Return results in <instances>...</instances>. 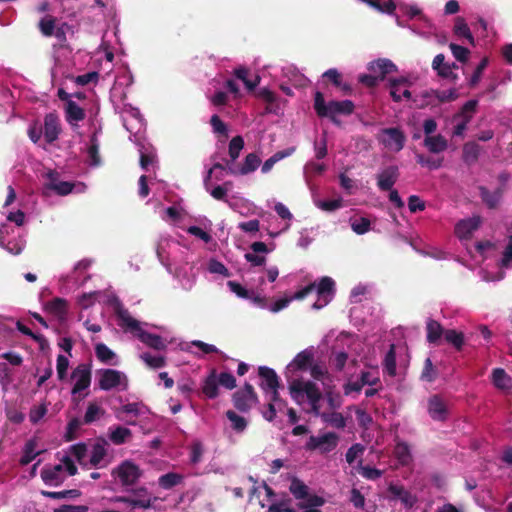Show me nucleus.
Masks as SVG:
<instances>
[{
  "label": "nucleus",
  "instance_id": "1",
  "mask_svg": "<svg viewBox=\"0 0 512 512\" xmlns=\"http://www.w3.org/2000/svg\"><path fill=\"white\" fill-rule=\"evenodd\" d=\"M313 291H316L317 300L313 303L312 308L319 310L328 305L334 298L336 292L335 281L331 277L324 276L319 280L317 284L315 282L308 284L304 288L295 292L292 297H285L277 300L272 305L270 310L274 313H277L286 308L291 301L302 300Z\"/></svg>",
  "mask_w": 512,
  "mask_h": 512
},
{
  "label": "nucleus",
  "instance_id": "2",
  "mask_svg": "<svg viewBox=\"0 0 512 512\" xmlns=\"http://www.w3.org/2000/svg\"><path fill=\"white\" fill-rule=\"evenodd\" d=\"M110 303L113 305L114 312L118 319L120 320L119 325L121 327L128 328L131 331H138V339L150 348H153L155 350L166 349V341L160 335L142 330L140 328L139 321H137L130 315L129 311L126 308H124V306L122 305L121 301L118 298L112 299Z\"/></svg>",
  "mask_w": 512,
  "mask_h": 512
},
{
  "label": "nucleus",
  "instance_id": "3",
  "mask_svg": "<svg viewBox=\"0 0 512 512\" xmlns=\"http://www.w3.org/2000/svg\"><path fill=\"white\" fill-rule=\"evenodd\" d=\"M313 107L318 117L329 118L337 126L341 125V121L337 117L338 115L349 116L355 109V105L351 100H332L326 103L324 95L320 91H317L314 95Z\"/></svg>",
  "mask_w": 512,
  "mask_h": 512
},
{
  "label": "nucleus",
  "instance_id": "4",
  "mask_svg": "<svg viewBox=\"0 0 512 512\" xmlns=\"http://www.w3.org/2000/svg\"><path fill=\"white\" fill-rule=\"evenodd\" d=\"M288 389L291 398L296 403L301 404L306 396L312 411L316 415L319 414V402L322 399V393L316 383L310 380L294 379L289 383Z\"/></svg>",
  "mask_w": 512,
  "mask_h": 512
},
{
  "label": "nucleus",
  "instance_id": "5",
  "mask_svg": "<svg viewBox=\"0 0 512 512\" xmlns=\"http://www.w3.org/2000/svg\"><path fill=\"white\" fill-rule=\"evenodd\" d=\"M112 476L118 478L123 486L134 485L142 476L139 466L130 460H125L112 470Z\"/></svg>",
  "mask_w": 512,
  "mask_h": 512
},
{
  "label": "nucleus",
  "instance_id": "6",
  "mask_svg": "<svg viewBox=\"0 0 512 512\" xmlns=\"http://www.w3.org/2000/svg\"><path fill=\"white\" fill-rule=\"evenodd\" d=\"M232 402L238 411L247 413L250 411L253 404L258 402V396L254 387L250 383H245L242 389L233 393Z\"/></svg>",
  "mask_w": 512,
  "mask_h": 512
},
{
  "label": "nucleus",
  "instance_id": "7",
  "mask_svg": "<svg viewBox=\"0 0 512 512\" xmlns=\"http://www.w3.org/2000/svg\"><path fill=\"white\" fill-rule=\"evenodd\" d=\"M339 437L334 432H327L320 436H310L305 444L308 451L318 450L321 453H328L334 450L338 445Z\"/></svg>",
  "mask_w": 512,
  "mask_h": 512
},
{
  "label": "nucleus",
  "instance_id": "8",
  "mask_svg": "<svg viewBox=\"0 0 512 512\" xmlns=\"http://www.w3.org/2000/svg\"><path fill=\"white\" fill-rule=\"evenodd\" d=\"M378 141L386 148L399 152L406 141L405 134L400 128H383L377 136Z\"/></svg>",
  "mask_w": 512,
  "mask_h": 512
},
{
  "label": "nucleus",
  "instance_id": "9",
  "mask_svg": "<svg viewBox=\"0 0 512 512\" xmlns=\"http://www.w3.org/2000/svg\"><path fill=\"white\" fill-rule=\"evenodd\" d=\"M427 411L434 421L444 422L449 417L447 402L438 394L432 395L428 399Z\"/></svg>",
  "mask_w": 512,
  "mask_h": 512
},
{
  "label": "nucleus",
  "instance_id": "10",
  "mask_svg": "<svg viewBox=\"0 0 512 512\" xmlns=\"http://www.w3.org/2000/svg\"><path fill=\"white\" fill-rule=\"evenodd\" d=\"M99 380L98 385L101 390L109 391L116 388L124 380L127 383L126 376L118 370L114 369H101L98 371Z\"/></svg>",
  "mask_w": 512,
  "mask_h": 512
},
{
  "label": "nucleus",
  "instance_id": "11",
  "mask_svg": "<svg viewBox=\"0 0 512 512\" xmlns=\"http://www.w3.org/2000/svg\"><path fill=\"white\" fill-rule=\"evenodd\" d=\"M410 81L405 77L389 79L390 96L393 101L400 102L402 98L411 99L412 94L408 89Z\"/></svg>",
  "mask_w": 512,
  "mask_h": 512
},
{
  "label": "nucleus",
  "instance_id": "12",
  "mask_svg": "<svg viewBox=\"0 0 512 512\" xmlns=\"http://www.w3.org/2000/svg\"><path fill=\"white\" fill-rule=\"evenodd\" d=\"M72 378L76 379L72 388V394L75 395L90 386L91 370L85 364L78 365L72 372Z\"/></svg>",
  "mask_w": 512,
  "mask_h": 512
},
{
  "label": "nucleus",
  "instance_id": "13",
  "mask_svg": "<svg viewBox=\"0 0 512 512\" xmlns=\"http://www.w3.org/2000/svg\"><path fill=\"white\" fill-rule=\"evenodd\" d=\"M315 350L313 347L306 348L299 352L291 363L288 369L292 371H306L314 363Z\"/></svg>",
  "mask_w": 512,
  "mask_h": 512
},
{
  "label": "nucleus",
  "instance_id": "14",
  "mask_svg": "<svg viewBox=\"0 0 512 512\" xmlns=\"http://www.w3.org/2000/svg\"><path fill=\"white\" fill-rule=\"evenodd\" d=\"M260 163L261 159L257 154L249 153L240 167L230 165L229 162H227L228 173L231 175H246L254 172L259 167Z\"/></svg>",
  "mask_w": 512,
  "mask_h": 512
},
{
  "label": "nucleus",
  "instance_id": "15",
  "mask_svg": "<svg viewBox=\"0 0 512 512\" xmlns=\"http://www.w3.org/2000/svg\"><path fill=\"white\" fill-rule=\"evenodd\" d=\"M399 169L396 165H391L383 169L377 175V186L381 191H389L399 178Z\"/></svg>",
  "mask_w": 512,
  "mask_h": 512
},
{
  "label": "nucleus",
  "instance_id": "16",
  "mask_svg": "<svg viewBox=\"0 0 512 512\" xmlns=\"http://www.w3.org/2000/svg\"><path fill=\"white\" fill-rule=\"evenodd\" d=\"M389 500H400L406 508H411L416 502V498L402 485L390 483L387 489Z\"/></svg>",
  "mask_w": 512,
  "mask_h": 512
},
{
  "label": "nucleus",
  "instance_id": "17",
  "mask_svg": "<svg viewBox=\"0 0 512 512\" xmlns=\"http://www.w3.org/2000/svg\"><path fill=\"white\" fill-rule=\"evenodd\" d=\"M61 132L59 117L55 113H48L44 118V137L47 143L52 144L58 139Z\"/></svg>",
  "mask_w": 512,
  "mask_h": 512
},
{
  "label": "nucleus",
  "instance_id": "18",
  "mask_svg": "<svg viewBox=\"0 0 512 512\" xmlns=\"http://www.w3.org/2000/svg\"><path fill=\"white\" fill-rule=\"evenodd\" d=\"M157 500V497H152L145 487H140L132 490L131 495V507L133 509H149L153 503Z\"/></svg>",
  "mask_w": 512,
  "mask_h": 512
},
{
  "label": "nucleus",
  "instance_id": "19",
  "mask_svg": "<svg viewBox=\"0 0 512 512\" xmlns=\"http://www.w3.org/2000/svg\"><path fill=\"white\" fill-rule=\"evenodd\" d=\"M479 195L482 200V202L489 208V209H496L503 198L504 195V188L498 187L494 191H490L485 186H479Z\"/></svg>",
  "mask_w": 512,
  "mask_h": 512
},
{
  "label": "nucleus",
  "instance_id": "20",
  "mask_svg": "<svg viewBox=\"0 0 512 512\" xmlns=\"http://www.w3.org/2000/svg\"><path fill=\"white\" fill-rule=\"evenodd\" d=\"M258 375L262 379L260 387L263 391L268 392V390L280 387V378L274 369L260 366L258 368Z\"/></svg>",
  "mask_w": 512,
  "mask_h": 512
},
{
  "label": "nucleus",
  "instance_id": "21",
  "mask_svg": "<svg viewBox=\"0 0 512 512\" xmlns=\"http://www.w3.org/2000/svg\"><path fill=\"white\" fill-rule=\"evenodd\" d=\"M481 222L482 219L480 216H473L471 218L461 220L455 226V233L459 238L467 239L480 227Z\"/></svg>",
  "mask_w": 512,
  "mask_h": 512
},
{
  "label": "nucleus",
  "instance_id": "22",
  "mask_svg": "<svg viewBox=\"0 0 512 512\" xmlns=\"http://www.w3.org/2000/svg\"><path fill=\"white\" fill-rule=\"evenodd\" d=\"M368 70L374 75H377L379 81H382L387 74L396 72L397 66L391 60L382 58L369 63Z\"/></svg>",
  "mask_w": 512,
  "mask_h": 512
},
{
  "label": "nucleus",
  "instance_id": "23",
  "mask_svg": "<svg viewBox=\"0 0 512 512\" xmlns=\"http://www.w3.org/2000/svg\"><path fill=\"white\" fill-rule=\"evenodd\" d=\"M65 120L72 126H76L78 122L83 121L86 112L75 101H68L64 106Z\"/></svg>",
  "mask_w": 512,
  "mask_h": 512
},
{
  "label": "nucleus",
  "instance_id": "24",
  "mask_svg": "<svg viewBox=\"0 0 512 512\" xmlns=\"http://www.w3.org/2000/svg\"><path fill=\"white\" fill-rule=\"evenodd\" d=\"M202 393L208 399H215L219 396V384L217 381V370L215 368H213L203 380Z\"/></svg>",
  "mask_w": 512,
  "mask_h": 512
},
{
  "label": "nucleus",
  "instance_id": "25",
  "mask_svg": "<svg viewBox=\"0 0 512 512\" xmlns=\"http://www.w3.org/2000/svg\"><path fill=\"white\" fill-rule=\"evenodd\" d=\"M322 77L340 89L344 94L351 93V85L343 81L342 74L336 68L328 69L323 73Z\"/></svg>",
  "mask_w": 512,
  "mask_h": 512
},
{
  "label": "nucleus",
  "instance_id": "26",
  "mask_svg": "<svg viewBox=\"0 0 512 512\" xmlns=\"http://www.w3.org/2000/svg\"><path fill=\"white\" fill-rule=\"evenodd\" d=\"M46 310L59 319H65L68 313V302L63 298L56 297L45 305Z\"/></svg>",
  "mask_w": 512,
  "mask_h": 512
},
{
  "label": "nucleus",
  "instance_id": "27",
  "mask_svg": "<svg viewBox=\"0 0 512 512\" xmlns=\"http://www.w3.org/2000/svg\"><path fill=\"white\" fill-rule=\"evenodd\" d=\"M413 101L416 104V107L418 109H425L427 107H437V101L436 100V90L429 89L422 91L420 94L416 95Z\"/></svg>",
  "mask_w": 512,
  "mask_h": 512
},
{
  "label": "nucleus",
  "instance_id": "28",
  "mask_svg": "<svg viewBox=\"0 0 512 512\" xmlns=\"http://www.w3.org/2000/svg\"><path fill=\"white\" fill-rule=\"evenodd\" d=\"M426 339L430 344H438L441 340V337L444 336L445 330L442 325L434 320L428 319L426 323Z\"/></svg>",
  "mask_w": 512,
  "mask_h": 512
},
{
  "label": "nucleus",
  "instance_id": "29",
  "mask_svg": "<svg viewBox=\"0 0 512 512\" xmlns=\"http://www.w3.org/2000/svg\"><path fill=\"white\" fill-rule=\"evenodd\" d=\"M492 383L501 390H508L512 387V379L503 368H495L492 371Z\"/></svg>",
  "mask_w": 512,
  "mask_h": 512
},
{
  "label": "nucleus",
  "instance_id": "30",
  "mask_svg": "<svg viewBox=\"0 0 512 512\" xmlns=\"http://www.w3.org/2000/svg\"><path fill=\"white\" fill-rule=\"evenodd\" d=\"M481 152V146L476 142H467L463 146L462 159L471 166L478 161Z\"/></svg>",
  "mask_w": 512,
  "mask_h": 512
},
{
  "label": "nucleus",
  "instance_id": "31",
  "mask_svg": "<svg viewBox=\"0 0 512 512\" xmlns=\"http://www.w3.org/2000/svg\"><path fill=\"white\" fill-rule=\"evenodd\" d=\"M424 145L431 153H440L447 149L448 143L441 134L435 136H426Z\"/></svg>",
  "mask_w": 512,
  "mask_h": 512
},
{
  "label": "nucleus",
  "instance_id": "32",
  "mask_svg": "<svg viewBox=\"0 0 512 512\" xmlns=\"http://www.w3.org/2000/svg\"><path fill=\"white\" fill-rule=\"evenodd\" d=\"M453 33L458 38H465L471 45H475L474 37L463 17H456Z\"/></svg>",
  "mask_w": 512,
  "mask_h": 512
},
{
  "label": "nucleus",
  "instance_id": "33",
  "mask_svg": "<svg viewBox=\"0 0 512 512\" xmlns=\"http://www.w3.org/2000/svg\"><path fill=\"white\" fill-rule=\"evenodd\" d=\"M394 455L402 466H407L412 462L410 447L406 442H398L394 448Z\"/></svg>",
  "mask_w": 512,
  "mask_h": 512
},
{
  "label": "nucleus",
  "instance_id": "34",
  "mask_svg": "<svg viewBox=\"0 0 512 512\" xmlns=\"http://www.w3.org/2000/svg\"><path fill=\"white\" fill-rule=\"evenodd\" d=\"M50 182L46 185V187L50 190L55 191L58 195H68L72 192L74 188V184L67 181H59L56 182V179L52 173H49Z\"/></svg>",
  "mask_w": 512,
  "mask_h": 512
},
{
  "label": "nucleus",
  "instance_id": "35",
  "mask_svg": "<svg viewBox=\"0 0 512 512\" xmlns=\"http://www.w3.org/2000/svg\"><path fill=\"white\" fill-rule=\"evenodd\" d=\"M132 437V431L123 426H116L109 434L110 441L115 445H122Z\"/></svg>",
  "mask_w": 512,
  "mask_h": 512
},
{
  "label": "nucleus",
  "instance_id": "36",
  "mask_svg": "<svg viewBox=\"0 0 512 512\" xmlns=\"http://www.w3.org/2000/svg\"><path fill=\"white\" fill-rule=\"evenodd\" d=\"M183 479V475L175 472H169L159 477L158 484L161 488L169 490L181 484L183 482Z\"/></svg>",
  "mask_w": 512,
  "mask_h": 512
},
{
  "label": "nucleus",
  "instance_id": "37",
  "mask_svg": "<svg viewBox=\"0 0 512 512\" xmlns=\"http://www.w3.org/2000/svg\"><path fill=\"white\" fill-rule=\"evenodd\" d=\"M244 148V140L242 136L237 135L233 137L229 142L228 153L230 156V160L228 161L230 165H235L234 162L239 157L240 152Z\"/></svg>",
  "mask_w": 512,
  "mask_h": 512
},
{
  "label": "nucleus",
  "instance_id": "38",
  "mask_svg": "<svg viewBox=\"0 0 512 512\" xmlns=\"http://www.w3.org/2000/svg\"><path fill=\"white\" fill-rule=\"evenodd\" d=\"M295 151V148H288L286 150L278 151L270 158H268L262 165L261 171L262 173H268L273 166L280 161L281 159L290 156Z\"/></svg>",
  "mask_w": 512,
  "mask_h": 512
},
{
  "label": "nucleus",
  "instance_id": "39",
  "mask_svg": "<svg viewBox=\"0 0 512 512\" xmlns=\"http://www.w3.org/2000/svg\"><path fill=\"white\" fill-rule=\"evenodd\" d=\"M383 367L389 376L394 377L396 375V349L394 344L390 345L385 355Z\"/></svg>",
  "mask_w": 512,
  "mask_h": 512
},
{
  "label": "nucleus",
  "instance_id": "40",
  "mask_svg": "<svg viewBox=\"0 0 512 512\" xmlns=\"http://www.w3.org/2000/svg\"><path fill=\"white\" fill-rule=\"evenodd\" d=\"M36 442L35 440L31 439V440H28L24 446V450H23V455L21 456L20 458V465L22 466H26L28 465L29 463H31L37 455L40 454V452H36L35 449H36Z\"/></svg>",
  "mask_w": 512,
  "mask_h": 512
},
{
  "label": "nucleus",
  "instance_id": "41",
  "mask_svg": "<svg viewBox=\"0 0 512 512\" xmlns=\"http://www.w3.org/2000/svg\"><path fill=\"white\" fill-rule=\"evenodd\" d=\"M234 75L237 79L241 80L249 91H252L260 82L258 76L254 80L248 78L249 70L245 67H239L234 70Z\"/></svg>",
  "mask_w": 512,
  "mask_h": 512
},
{
  "label": "nucleus",
  "instance_id": "42",
  "mask_svg": "<svg viewBox=\"0 0 512 512\" xmlns=\"http://www.w3.org/2000/svg\"><path fill=\"white\" fill-rule=\"evenodd\" d=\"M445 340L451 344L456 350L461 351L464 345V334L454 329L445 330Z\"/></svg>",
  "mask_w": 512,
  "mask_h": 512
},
{
  "label": "nucleus",
  "instance_id": "43",
  "mask_svg": "<svg viewBox=\"0 0 512 512\" xmlns=\"http://www.w3.org/2000/svg\"><path fill=\"white\" fill-rule=\"evenodd\" d=\"M105 445L106 442H97L93 445L89 461L93 467H98L107 455Z\"/></svg>",
  "mask_w": 512,
  "mask_h": 512
},
{
  "label": "nucleus",
  "instance_id": "44",
  "mask_svg": "<svg viewBox=\"0 0 512 512\" xmlns=\"http://www.w3.org/2000/svg\"><path fill=\"white\" fill-rule=\"evenodd\" d=\"M41 495L51 499H66V498H78L81 496V491L78 489H70L63 491H47L42 490Z\"/></svg>",
  "mask_w": 512,
  "mask_h": 512
},
{
  "label": "nucleus",
  "instance_id": "45",
  "mask_svg": "<svg viewBox=\"0 0 512 512\" xmlns=\"http://www.w3.org/2000/svg\"><path fill=\"white\" fill-rule=\"evenodd\" d=\"M289 490L298 500L306 499L308 497V486L296 477L292 479Z\"/></svg>",
  "mask_w": 512,
  "mask_h": 512
},
{
  "label": "nucleus",
  "instance_id": "46",
  "mask_svg": "<svg viewBox=\"0 0 512 512\" xmlns=\"http://www.w3.org/2000/svg\"><path fill=\"white\" fill-rule=\"evenodd\" d=\"M226 417L231 422L232 429L237 433H242L247 428V420L244 417L238 415L235 411L228 410L226 412Z\"/></svg>",
  "mask_w": 512,
  "mask_h": 512
},
{
  "label": "nucleus",
  "instance_id": "47",
  "mask_svg": "<svg viewBox=\"0 0 512 512\" xmlns=\"http://www.w3.org/2000/svg\"><path fill=\"white\" fill-rule=\"evenodd\" d=\"M41 478L46 485L50 486H60L64 481L63 475L55 473L47 466L41 470Z\"/></svg>",
  "mask_w": 512,
  "mask_h": 512
},
{
  "label": "nucleus",
  "instance_id": "48",
  "mask_svg": "<svg viewBox=\"0 0 512 512\" xmlns=\"http://www.w3.org/2000/svg\"><path fill=\"white\" fill-rule=\"evenodd\" d=\"M321 418L334 428L343 429L346 426V420L340 412L322 413Z\"/></svg>",
  "mask_w": 512,
  "mask_h": 512
},
{
  "label": "nucleus",
  "instance_id": "49",
  "mask_svg": "<svg viewBox=\"0 0 512 512\" xmlns=\"http://www.w3.org/2000/svg\"><path fill=\"white\" fill-rule=\"evenodd\" d=\"M38 28L43 36H53L54 30L56 28V18L51 15L43 17L38 23Z\"/></svg>",
  "mask_w": 512,
  "mask_h": 512
},
{
  "label": "nucleus",
  "instance_id": "50",
  "mask_svg": "<svg viewBox=\"0 0 512 512\" xmlns=\"http://www.w3.org/2000/svg\"><path fill=\"white\" fill-rule=\"evenodd\" d=\"M95 354L97 359L105 364H110L116 357L115 353L104 343H99L95 346Z\"/></svg>",
  "mask_w": 512,
  "mask_h": 512
},
{
  "label": "nucleus",
  "instance_id": "51",
  "mask_svg": "<svg viewBox=\"0 0 512 512\" xmlns=\"http://www.w3.org/2000/svg\"><path fill=\"white\" fill-rule=\"evenodd\" d=\"M122 413H125V414H131L133 415L135 418L139 416L140 414V409H139V404L138 403H128L126 405H123L117 412L116 414V417L120 420H124L128 425H135L136 424V421L135 420H127V419H124L121 414Z\"/></svg>",
  "mask_w": 512,
  "mask_h": 512
},
{
  "label": "nucleus",
  "instance_id": "52",
  "mask_svg": "<svg viewBox=\"0 0 512 512\" xmlns=\"http://www.w3.org/2000/svg\"><path fill=\"white\" fill-rule=\"evenodd\" d=\"M141 360L152 369H159L166 365V358L164 356H154L150 353H142Z\"/></svg>",
  "mask_w": 512,
  "mask_h": 512
},
{
  "label": "nucleus",
  "instance_id": "53",
  "mask_svg": "<svg viewBox=\"0 0 512 512\" xmlns=\"http://www.w3.org/2000/svg\"><path fill=\"white\" fill-rule=\"evenodd\" d=\"M438 376L437 370L434 367L430 358H426L424 361L423 369L421 372V380L426 382H433Z\"/></svg>",
  "mask_w": 512,
  "mask_h": 512
},
{
  "label": "nucleus",
  "instance_id": "54",
  "mask_svg": "<svg viewBox=\"0 0 512 512\" xmlns=\"http://www.w3.org/2000/svg\"><path fill=\"white\" fill-rule=\"evenodd\" d=\"M105 411L98 406L96 403H89L86 413L84 415L83 422L85 424H91L96 421Z\"/></svg>",
  "mask_w": 512,
  "mask_h": 512
},
{
  "label": "nucleus",
  "instance_id": "55",
  "mask_svg": "<svg viewBox=\"0 0 512 512\" xmlns=\"http://www.w3.org/2000/svg\"><path fill=\"white\" fill-rule=\"evenodd\" d=\"M204 454V447L203 444L196 440L193 441L190 446V454H189V460L192 465H196L202 461V457Z\"/></svg>",
  "mask_w": 512,
  "mask_h": 512
},
{
  "label": "nucleus",
  "instance_id": "56",
  "mask_svg": "<svg viewBox=\"0 0 512 512\" xmlns=\"http://www.w3.org/2000/svg\"><path fill=\"white\" fill-rule=\"evenodd\" d=\"M81 424L82 423H81L80 419L77 417L72 418L68 422L67 427H66V432L64 434V439L66 442L73 441L78 437L77 431L80 429Z\"/></svg>",
  "mask_w": 512,
  "mask_h": 512
},
{
  "label": "nucleus",
  "instance_id": "57",
  "mask_svg": "<svg viewBox=\"0 0 512 512\" xmlns=\"http://www.w3.org/2000/svg\"><path fill=\"white\" fill-rule=\"evenodd\" d=\"M449 48L457 61L462 63L468 61L470 55V50L468 48L455 43H450Z\"/></svg>",
  "mask_w": 512,
  "mask_h": 512
},
{
  "label": "nucleus",
  "instance_id": "58",
  "mask_svg": "<svg viewBox=\"0 0 512 512\" xmlns=\"http://www.w3.org/2000/svg\"><path fill=\"white\" fill-rule=\"evenodd\" d=\"M458 98V93L455 88L449 89L447 91L436 90V100L437 106L442 103L452 102Z\"/></svg>",
  "mask_w": 512,
  "mask_h": 512
},
{
  "label": "nucleus",
  "instance_id": "59",
  "mask_svg": "<svg viewBox=\"0 0 512 512\" xmlns=\"http://www.w3.org/2000/svg\"><path fill=\"white\" fill-rule=\"evenodd\" d=\"M217 381L219 385L228 390H232L237 386L236 378L230 372H221L220 374H217Z\"/></svg>",
  "mask_w": 512,
  "mask_h": 512
},
{
  "label": "nucleus",
  "instance_id": "60",
  "mask_svg": "<svg viewBox=\"0 0 512 512\" xmlns=\"http://www.w3.org/2000/svg\"><path fill=\"white\" fill-rule=\"evenodd\" d=\"M370 225L371 222L368 218L360 217L352 222L351 228L356 234L363 235L370 230Z\"/></svg>",
  "mask_w": 512,
  "mask_h": 512
},
{
  "label": "nucleus",
  "instance_id": "61",
  "mask_svg": "<svg viewBox=\"0 0 512 512\" xmlns=\"http://www.w3.org/2000/svg\"><path fill=\"white\" fill-rule=\"evenodd\" d=\"M90 147L88 149L89 156L92 160L93 165L100 164V156H99V143L97 139L96 133H94L90 138Z\"/></svg>",
  "mask_w": 512,
  "mask_h": 512
},
{
  "label": "nucleus",
  "instance_id": "62",
  "mask_svg": "<svg viewBox=\"0 0 512 512\" xmlns=\"http://www.w3.org/2000/svg\"><path fill=\"white\" fill-rule=\"evenodd\" d=\"M487 65H488V58L484 57L480 61V63L477 65V67L475 68V70L470 78L469 85L471 87H475L479 83V81L482 77L483 71L485 70Z\"/></svg>",
  "mask_w": 512,
  "mask_h": 512
},
{
  "label": "nucleus",
  "instance_id": "63",
  "mask_svg": "<svg viewBox=\"0 0 512 512\" xmlns=\"http://www.w3.org/2000/svg\"><path fill=\"white\" fill-rule=\"evenodd\" d=\"M210 125L212 126L213 132L224 136L228 135L227 125L221 120V118L214 114L210 118Z\"/></svg>",
  "mask_w": 512,
  "mask_h": 512
},
{
  "label": "nucleus",
  "instance_id": "64",
  "mask_svg": "<svg viewBox=\"0 0 512 512\" xmlns=\"http://www.w3.org/2000/svg\"><path fill=\"white\" fill-rule=\"evenodd\" d=\"M499 266L506 269L512 268V236L505 247Z\"/></svg>",
  "mask_w": 512,
  "mask_h": 512
}]
</instances>
